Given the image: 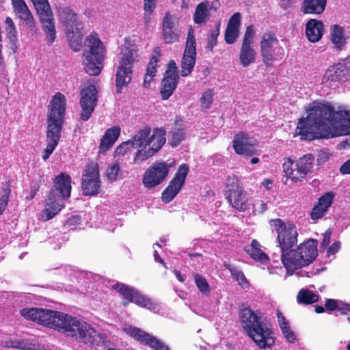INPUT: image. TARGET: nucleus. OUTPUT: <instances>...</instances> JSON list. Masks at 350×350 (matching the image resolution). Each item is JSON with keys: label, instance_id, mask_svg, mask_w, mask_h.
<instances>
[{"label": "nucleus", "instance_id": "obj_1", "mask_svg": "<svg viewBox=\"0 0 350 350\" xmlns=\"http://www.w3.org/2000/svg\"><path fill=\"white\" fill-rule=\"evenodd\" d=\"M307 116L299 119L297 133L303 139L332 138L350 135V111H335L329 104L315 101L306 109Z\"/></svg>", "mask_w": 350, "mask_h": 350}, {"label": "nucleus", "instance_id": "obj_2", "mask_svg": "<svg viewBox=\"0 0 350 350\" xmlns=\"http://www.w3.org/2000/svg\"><path fill=\"white\" fill-rule=\"evenodd\" d=\"M270 226L277 233V241L281 251V261L287 275L310 265L318 256V241L310 239L293 248L297 243L298 232L295 226L281 219H271Z\"/></svg>", "mask_w": 350, "mask_h": 350}, {"label": "nucleus", "instance_id": "obj_3", "mask_svg": "<svg viewBox=\"0 0 350 350\" xmlns=\"http://www.w3.org/2000/svg\"><path fill=\"white\" fill-rule=\"evenodd\" d=\"M20 314L27 320L61 331L85 344L98 345L104 342L103 336L89 324L62 312L40 308H25L20 310Z\"/></svg>", "mask_w": 350, "mask_h": 350}, {"label": "nucleus", "instance_id": "obj_4", "mask_svg": "<svg viewBox=\"0 0 350 350\" xmlns=\"http://www.w3.org/2000/svg\"><path fill=\"white\" fill-rule=\"evenodd\" d=\"M166 133L162 129L144 128L139 131L130 140L122 142L114 151V157H125L136 149L133 162L139 164L158 152L166 142Z\"/></svg>", "mask_w": 350, "mask_h": 350}, {"label": "nucleus", "instance_id": "obj_5", "mask_svg": "<svg viewBox=\"0 0 350 350\" xmlns=\"http://www.w3.org/2000/svg\"><path fill=\"white\" fill-rule=\"evenodd\" d=\"M66 109L64 95L57 92L51 98L47 116V146L44 150L42 159L46 161L57 146L60 139Z\"/></svg>", "mask_w": 350, "mask_h": 350}, {"label": "nucleus", "instance_id": "obj_6", "mask_svg": "<svg viewBox=\"0 0 350 350\" xmlns=\"http://www.w3.org/2000/svg\"><path fill=\"white\" fill-rule=\"evenodd\" d=\"M240 319L242 327L259 348L269 349L274 344L272 330L251 309L243 308Z\"/></svg>", "mask_w": 350, "mask_h": 350}, {"label": "nucleus", "instance_id": "obj_7", "mask_svg": "<svg viewBox=\"0 0 350 350\" xmlns=\"http://www.w3.org/2000/svg\"><path fill=\"white\" fill-rule=\"evenodd\" d=\"M83 61L84 69L88 74L96 76L103 68L104 47L97 35H91L85 40Z\"/></svg>", "mask_w": 350, "mask_h": 350}, {"label": "nucleus", "instance_id": "obj_8", "mask_svg": "<svg viewBox=\"0 0 350 350\" xmlns=\"http://www.w3.org/2000/svg\"><path fill=\"white\" fill-rule=\"evenodd\" d=\"M314 157L306 154L296 161L290 158L284 160L282 169L286 178L293 183L302 181L310 172Z\"/></svg>", "mask_w": 350, "mask_h": 350}, {"label": "nucleus", "instance_id": "obj_9", "mask_svg": "<svg viewBox=\"0 0 350 350\" xmlns=\"http://www.w3.org/2000/svg\"><path fill=\"white\" fill-rule=\"evenodd\" d=\"M175 161H156L145 172L142 183L145 188L151 189L161 184L168 176L170 170L174 167Z\"/></svg>", "mask_w": 350, "mask_h": 350}, {"label": "nucleus", "instance_id": "obj_10", "mask_svg": "<svg viewBox=\"0 0 350 350\" xmlns=\"http://www.w3.org/2000/svg\"><path fill=\"white\" fill-rule=\"evenodd\" d=\"M260 55L262 62L271 65L274 61L281 59L284 57V49L279 46V42L274 33L270 31L262 34L260 40Z\"/></svg>", "mask_w": 350, "mask_h": 350}, {"label": "nucleus", "instance_id": "obj_11", "mask_svg": "<svg viewBox=\"0 0 350 350\" xmlns=\"http://www.w3.org/2000/svg\"><path fill=\"white\" fill-rule=\"evenodd\" d=\"M112 287L124 296L126 299L123 302L124 306H126L129 302H134L137 305L146 308L154 312H158L159 306L157 304L152 303L149 298L140 294L134 288L121 283L116 284Z\"/></svg>", "mask_w": 350, "mask_h": 350}, {"label": "nucleus", "instance_id": "obj_12", "mask_svg": "<svg viewBox=\"0 0 350 350\" xmlns=\"http://www.w3.org/2000/svg\"><path fill=\"white\" fill-rule=\"evenodd\" d=\"M133 61L134 52L128 49H123L116 79L117 91L119 92L121 88L127 85L131 80Z\"/></svg>", "mask_w": 350, "mask_h": 350}, {"label": "nucleus", "instance_id": "obj_13", "mask_svg": "<svg viewBox=\"0 0 350 350\" xmlns=\"http://www.w3.org/2000/svg\"><path fill=\"white\" fill-rule=\"evenodd\" d=\"M255 31L252 25L247 27L241 44L239 60L240 64L245 68L255 63L257 53L254 48V38Z\"/></svg>", "mask_w": 350, "mask_h": 350}, {"label": "nucleus", "instance_id": "obj_14", "mask_svg": "<svg viewBox=\"0 0 350 350\" xmlns=\"http://www.w3.org/2000/svg\"><path fill=\"white\" fill-rule=\"evenodd\" d=\"M97 103V90L94 85L87 83L81 90V119L88 120L94 111Z\"/></svg>", "mask_w": 350, "mask_h": 350}, {"label": "nucleus", "instance_id": "obj_15", "mask_svg": "<svg viewBox=\"0 0 350 350\" xmlns=\"http://www.w3.org/2000/svg\"><path fill=\"white\" fill-rule=\"evenodd\" d=\"M196 57V43L194 37V30L190 27L187 33L186 46L181 62L180 75L188 76L193 69Z\"/></svg>", "mask_w": 350, "mask_h": 350}, {"label": "nucleus", "instance_id": "obj_16", "mask_svg": "<svg viewBox=\"0 0 350 350\" xmlns=\"http://www.w3.org/2000/svg\"><path fill=\"white\" fill-rule=\"evenodd\" d=\"M189 170V166L187 164H182L178 167L174 177L162 193L163 202L165 203L171 202L179 193L185 183Z\"/></svg>", "mask_w": 350, "mask_h": 350}, {"label": "nucleus", "instance_id": "obj_17", "mask_svg": "<svg viewBox=\"0 0 350 350\" xmlns=\"http://www.w3.org/2000/svg\"><path fill=\"white\" fill-rule=\"evenodd\" d=\"M122 329L126 334L133 338L135 340L148 345L154 350H170L168 346L163 342L139 328L126 325Z\"/></svg>", "mask_w": 350, "mask_h": 350}, {"label": "nucleus", "instance_id": "obj_18", "mask_svg": "<svg viewBox=\"0 0 350 350\" xmlns=\"http://www.w3.org/2000/svg\"><path fill=\"white\" fill-rule=\"evenodd\" d=\"M99 171L96 163H90L85 170L82 188L85 195H94L100 188Z\"/></svg>", "mask_w": 350, "mask_h": 350}, {"label": "nucleus", "instance_id": "obj_19", "mask_svg": "<svg viewBox=\"0 0 350 350\" xmlns=\"http://www.w3.org/2000/svg\"><path fill=\"white\" fill-rule=\"evenodd\" d=\"M179 75L175 62L171 61L168 64L165 77L161 83V94L164 100L168 99L176 88Z\"/></svg>", "mask_w": 350, "mask_h": 350}, {"label": "nucleus", "instance_id": "obj_20", "mask_svg": "<svg viewBox=\"0 0 350 350\" xmlns=\"http://www.w3.org/2000/svg\"><path fill=\"white\" fill-rule=\"evenodd\" d=\"M232 146L235 152L238 154L251 156L259 154L256 140L243 133L235 135Z\"/></svg>", "mask_w": 350, "mask_h": 350}, {"label": "nucleus", "instance_id": "obj_21", "mask_svg": "<svg viewBox=\"0 0 350 350\" xmlns=\"http://www.w3.org/2000/svg\"><path fill=\"white\" fill-rule=\"evenodd\" d=\"M37 13L42 25V29L46 33V39L49 44H52L56 38V30L51 6L42 9V10L37 12Z\"/></svg>", "mask_w": 350, "mask_h": 350}, {"label": "nucleus", "instance_id": "obj_22", "mask_svg": "<svg viewBox=\"0 0 350 350\" xmlns=\"http://www.w3.org/2000/svg\"><path fill=\"white\" fill-rule=\"evenodd\" d=\"M12 5L15 16L25 25L33 30L35 28L36 22L33 16L24 0H12Z\"/></svg>", "mask_w": 350, "mask_h": 350}, {"label": "nucleus", "instance_id": "obj_23", "mask_svg": "<svg viewBox=\"0 0 350 350\" xmlns=\"http://www.w3.org/2000/svg\"><path fill=\"white\" fill-rule=\"evenodd\" d=\"M228 200L231 206L240 212L245 211L251 205L250 196L241 187L230 190Z\"/></svg>", "mask_w": 350, "mask_h": 350}, {"label": "nucleus", "instance_id": "obj_24", "mask_svg": "<svg viewBox=\"0 0 350 350\" xmlns=\"http://www.w3.org/2000/svg\"><path fill=\"white\" fill-rule=\"evenodd\" d=\"M59 19L64 26L65 32H72L74 30L82 29V24L78 19L77 14L68 8H62L59 11Z\"/></svg>", "mask_w": 350, "mask_h": 350}, {"label": "nucleus", "instance_id": "obj_25", "mask_svg": "<svg viewBox=\"0 0 350 350\" xmlns=\"http://www.w3.org/2000/svg\"><path fill=\"white\" fill-rule=\"evenodd\" d=\"M64 206L60 198L56 197L54 191L49 196L44 208L40 215V219L48 221L54 217Z\"/></svg>", "mask_w": 350, "mask_h": 350}, {"label": "nucleus", "instance_id": "obj_26", "mask_svg": "<svg viewBox=\"0 0 350 350\" xmlns=\"http://www.w3.org/2000/svg\"><path fill=\"white\" fill-rule=\"evenodd\" d=\"M345 75V66L342 64H336L329 67L325 72L322 81L329 87L336 85Z\"/></svg>", "mask_w": 350, "mask_h": 350}, {"label": "nucleus", "instance_id": "obj_27", "mask_svg": "<svg viewBox=\"0 0 350 350\" xmlns=\"http://www.w3.org/2000/svg\"><path fill=\"white\" fill-rule=\"evenodd\" d=\"M329 36L334 48L338 50L343 49L349 39V36L344 27L338 24L332 25L330 27Z\"/></svg>", "mask_w": 350, "mask_h": 350}, {"label": "nucleus", "instance_id": "obj_28", "mask_svg": "<svg viewBox=\"0 0 350 350\" xmlns=\"http://www.w3.org/2000/svg\"><path fill=\"white\" fill-rule=\"evenodd\" d=\"M334 194L332 192H327L322 196L318 201V204L315 205L311 212L310 216L312 220L321 218L327 211L331 206Z\"/></svg>", "mask_w": 350, "mask_h": 350}, {"label": "nucleus", "instance_id": "obj_29", "mask_svg": "<svg viewBox=\"0 0 350 350\" xmlns=\"http://www.w3.org/2000/svg\"><path fill=\"white\" fill-rule=\"evenodd\" d=\"M241 25V14L234 13L230 18L225 32V41L233 44L237 39Z\"/></svg>", "mask_w": 350, "mask_h": 350}, {"label": "nucleus", "instance_id": "obj_30", "mask_svg": "<svg viewBox=\"0 0 350 350\" xmlns=\"http://www.w3.org/2000/svg\"><path fill=\"white\" fill-rule=\"evenodd\" d=\"M70 182L71 178L70 176L64 173H62L55 178L54 187L55 190L59 193V196L57 195V198L64 200L70 197L71 191Z\"/></svg>", "mask_w": 350, "mask_h": 350}, {"label": "nucleus", "instance_id": "obj_31", "mask_svg": "<svg viewBox=\"0 0 350 350\" xmlns=\"http://www.w3.org/2000/svg\"><path fill=\"white\" fill-rule=\"evenodd\" d=\"M324 25L323 22L316 19L309 20L306 26V34L312 42H318L323 36Z\"/></svg>", "mask_w": 350, "mask_h": 350}, {"label": "nucleus", "instance_id": "obj_32", "mask_svg": "<svg viewBox=\"0 0 350 350\" xmlns=\"http://www.w3.org/2000/svg\"><path fill=\"white\" fill-rule=\"evenodd\" d=\"M120 134V128L113 126L106 131L101 139L99 153L107 151L116 142Z\"/></svg>", "mask_w": 350, "mask_h": 350}, {"label": "nucleus", "instance_id": "obj_33", "mask_svg": "<svg viewBox=\"0 0 350 350\" xmlns=\"http://www.w3.org/2000/svg\"><path fill=\"white\" fill-rule=\"evenodd\" d=\"M261 247L262 246L259 242L254 239L252 241L250 245L245 247V251L254 260L261 263H266L269 261V257Z\"/></svg>", "mask_w": 350, "mask_h": 350}, {"label": "nucleus", "instance_id": "obj_34", "mask_svg": "<svg viewBox=\"0 0 350 350\" xmlns=\"http://www.w3.org/2000/svg\"><path fill=\"white\" fill-rule=\"evenodd\" d=\"M327 0H304L302 11L306 14H321L325 8Z\"/></svg>", "mask_w": 350, "mask_h": 350}, {"label": "nucleus", "instance_id": "obj_35", "mask_svg": "<svg viewBox=\"0 0 350 350\" xmlns=\"http://www.w3.org/2000/svg\"><path fill=\"white\" fill-rule=\"evenodd\" d=\"M277 317L279 326L286 340L289 342H294L296 340V335L291 329V327L289 325V322L279 310L277 311Z\"/></svg>", "mask_w": 350, "mask_h": 350}, {"label": "nucleus", "instance_id": "obj_36", "mask_svg": "<svg viewBox=\"0 0 350 350\" xmlns=\"http://www.w3.org/2000/svg\"><path fill=\"white\" fill-rule=\"evenodd\" d=\"M159 61V57L158 56H154L152 57L148 65L146 73L144 80V86L146 88L150 87L151 81L155 77L157 72V64Z\"/></svg>", "mask_w": 350, "mask_h": 350}, {"label": "nucleus", "instance_id": "obj_37", "mask_svg": "<svg viewBox=\"0 0 350 350\" xmlns=\"http://www.w3.org/2000/svg\"><path fill=\"white\" fill-rule=\"evenodd\" d=\"M81 29L74 30L72 32H66L68 39L69 40V44L75 51H79L83 35L81 32Z\"/></svg>", "mask_w": 350, "mask_h": 350}, {"label": "nucleus", "instance_id": "obj_38", "mask_svg": "<svg viewBox=\"0 0 350 350\" xmlns=\"http://www.w3.org/2000/svg\"><path fill=\"white\" fill-rule=\"evenodd\" d=\"M208 16V3L206 2H202L200 3L196 9L194 14V21L197 24H202L206 22V18Z\"/></svg>", "mask_w": 350, "mask_h": 350}, {"label": "nucleus", "instance_id": "obj_39", "mask_svg": "<svg viewBox=\"0 0 350 350\" xmlns=\"http://www.w3.org/2000/svg\"><path fill=\"white\" fill-rule=\"evenodd\" d=\"M318 298L317 295L307 289H301L297 296L298 302L305 304L314 303L318 300Z\"/></svg>", "mask_w": 350, "mask_h": 350}, {"label": "nucleus", "instance_id": "obj_40", "mask_svg": "<svg viewBox=\"0 0 350 350\" xmlns=\"http://www.w3.org/2000/svg\"><path fill=\"white\" fill-rule=\"evenodd\" d=\"M194 282L199 290V291L205 295H208L211 293V286L208 284L206 279L200 274L194 275Z\"/></svg>", "mask_w": 350, "mask_h": 350}, {"label": "nucleus", "instance_id": "obj_41", "mask_svg": "<svg viewBox=\"0 0 350 350\" xmlns=\"http://www.w3.org/2000/svg\"><path fill=\"white\" fill-rule=\"evenodd\" d=\"M225 267L230 271L232 276L237 281L240 286L243 288H247L249 286L245 276L241 271L230 265H225Z\"/></svg>", "mask_w": 350, "mask_h": 350}, {"label": "nucleus", "instance_id": "obj_42", "mask_svg": "<svg viewBox=\"0 0 350 350\" xmlns=\"http://www.w3.org/2000/svg\"><path fill=\"white\" fill-rule=\"evenodd\" d=\"M120 172V166L119 159L116 160L114 163L110 164L107 168V176L110 182H114L118 180Z\"/></svg>", "mask_w": 350, "mask_h": 350}, {"label": "nucleus", "instance_id": "obj_43", "mask_svg": "<svg viewBox=\"0 0 350 350\" xmlns=\"http://www.w3.org/2000/svg\"><path fill=\"white\" fill-rule=\"evenodd\" d=\"M11 190L8 186L2 188L0 192V215H1L8 206Z\"/></svg>", "mask_w": 350, "mask_h": 350}, {"label": "nucleus", "instance_id": "obj_44", "mask_svg": "<svg viewBox=\"0 0 350 350\" xmlns=\"http://www.w3.org/2000/svg\"><path fill=\"white\" fill-rule=\"evenodd\" d=\"M185 139V133L180 129L174 130L172 132L171 137L169 139V144L172 147L178 146Z\"/></svg>", "mask_w": 350, "mask_h": 350}, {"label": "nucleus", "instance_id": "obj_45", "mask_svg": "<svg viewBox=\"0 0 350 350\" xmlns=\"http://www.w3.org/2000/svg\"><path fill=\"white\" fill-rule=\"evenodd\" d=\"M219 35V25H217L210 31L207 38V47L212 49L217 44V37Z\"/></svg>", "mask_w": 350, "mask_h": 350}, {"label": "nucleus", "instance_id": "obj_46", "mask_svg": "<svg viewBox=\"0 0 350 350\" xmlns=\"http://www.w3.org/2000/svg\"><path fill=\"white\" fill-rule=\"evenodd\" d=\"M213 91L211 89L206 90L202 94L200 101L202 108L208 109L210 108L213 98Z\"/></svg>", "mask_w": 350, "mask_h": 350}, {"label": "nucleus", "instance_id": "obj_47", "mask_svg": "<svg viewBox=\"0 0 350 350\" xmlns=\"http://www.w3.org/2000/svg\"><path fill=\"white\" fill-rule=\"evenodd\" d=\"M178 22V18L173 15L167 14L163 20V31L172 29Z\"/></svg>", "mask_w": 350, "mask_h": 350}, {"label": "nucleus", "instance_id": "obj_48", "mask_svg": "<svg viewBox=\"0 0 350 350\" xmlns=\"http://www.w3.org/2000/svg\"><path fill=\"white\" fill-rule=\"evenodd\" d=\"M252 206V212L254 214L263 213L268 208V203L262 200H255L254 202H251Z\"/></svg>", "mask_w": 350, "mask_h": 350}, {"label": "nucleus", "instance_id": "obj_49", "mask_svg": "<svg viewBox=\"0 0 350 350\" xmlns=\"http://www.w3.org/2000/svg\"><path fill=\"white\" fill-rule=\"evenodd\" d=\"M5 30L10 38H15L16 36V29L15 24L11 17L7 16L5 20Z\"/></svg>", "mask_w": 350, "mask_h": 350}, {"label": "nucleus", "instance_id": "obj_50", "mask_svg": "<svg viewBox=\"0 0 350 350\" xmlns=\"http://www.w3.org/2000/svg\"><path fill=\"white\" fill-rule=\"evenodd\" d=\"M163 38L166 42L172 43L178 40L176 33L173 32L172 29L168 31H163Z\"/></svg>", "mask_w": 350, "mask_h": 350}, {"label": "nucleus", "instance_id": "obj_51", "mask_svg": "<svg viewBox=\"0 0 350 350\" xmlns=\"http://www.w3.org/2000/svg\"><path fill=\"white\" fill-rule=\"evenodd\" d=\"M37 12L42 10V9L49 7L50 5L47 0H31Z\"/></svg>", "mask_w": 350, "mask_h": 350}, {"label": "nucleus", "instance_id": "obj_52", "mask_svg": "<svg viewBox=\"0 0 350 350\" xmlns=\"http://www.w3.org/2000/svg\"><path fill=\"white\" fill-rule=\"evenodd\" d=\"M338 304H342V301L336 300V299H329L326 301L325 308L327 310H334L337 309Z\"/></svg>", "mask_w": 350, "mask_h": 350}, {"label": "nucleus", "instance_id": "obj_53", "mask_svg": "<svg viewBox=\"0 0 350 350\" xmlns=\"http://www.w3.org/2000/svg\"><path fill=\"white\" fill-rule=\"evenodd\" d=\"M341 243L340 241H335L327 250V256L334 255L340 250Z\"/></svg>", "mask_w": 350, "mask_h": 350}, {"label": "nucleus", "instance_id": "obj_54", "mask_svg": "<svg viewBox=\"0 0 350 350\" xmlns=\"http://www.w3.org/2000/svg\"><path fill=\"white\" fill-rule=\"evenodd\" d=\"M156 5V0H144V10L146 14L151 13Z\"/></svg>", "mask_w": 350, "mask_h": 350}, {"label": "nucleus", "instance_id": "obj_55", "mask_svg": "<svg viewBox=\"0 0 350 350\" xmlns=\"http://www.w3.org/2000/svg\"><path fill=\"white\" fill-rule=\"evenodd\" d=\"M332 232L330 230H327L323 235V240L321 241V247H326L329 242H330V238H331Z\"/></svg>", "mask_w": 350, "mask_h": 350}, {"label": "nucleus", "instance_id": "obj_56", "mask_svg": "<svg viewBox=\"0 0 350 350\" xmlns=\"http://www.w3.org/2000/svg\"><path fill=\"white\" fill-rule=\"evenodd\" d=\"M1 345L6 348L15 349L16 339H9L1 342Z\"/></svg>", "mask_w": 350, "mask_h": 350}, {"label": "nucleus", "instance_id": "obj_57", "mask_svg": "<svg viewBox=\"0 0 350 350\" xmlns=\"http://www.w3.org/2000/svg\"><path fill=\"white\" fill-rule=\"evenodd\" d=\"M337 309L340 311L342 314H345L350 312V305L342 302V304H338Z\"/></svg>", "mask_w": 350, "mask_h": 350}, {"label": "nucleus", "instance_id": "obj_58", "mask_svg": "<svg viewBox=\"0 0 350 350\" xmlns=\"http://www.w3.org/2000/svg\"><path fill=\"white\" fill-rule=\"evenodd\" d=\"M340 170L342 174H350V159L340 167Z\"/></svg>", "mask_w": 350, "mask_h": 350}, {"label": "nucleus", "instance_id": "obj_59", "mask_svg": "<svg viewBox=\"0 0 350 350\" xmlns=\"http://www.w3.org/2000/svg\"><path fill=\"white\" fill-rule=\"evenodd\" d=\"M68 223L70 225L80 224V217L78 216H73L68 220Z\"/></svg>", "mask_w": 350, "mask_h": 350}, {"label": "nucleus", "instance_id": "obj_60", "mask_svg": "<svg viewBox=\"0 0 350 350\" xmlns=\"http://www.w3.org/2000/svg\"><path fill=\"white\" fill-rule=\"evenodd\" d=\"M272 181L269 179H265L262 182V185L267 190H269L272 185Z\"/></svg>", "mask_w": 350, "mask_h": 350}, {"label": "nucleus", "instance_id": "obj_61", "mask_svg": "<svg viewBox=\"0 0 350 350\" xmlns=\"http://www.w3.org/2000/svg\"><path fill=\"white\" fill-rule=\"evenodd\" d=\"M174 273L176 276V278L178 279V281L183 282L185 281V276L184 275H182L180 271H174Z\"/></svg>", "mask_w": 350, "mask_h": 350}, {"label": "nucleus", "instance_id": "obj_62", "mask_svg": "<svg viewBox=\"0 0 350 350\" xmlns=\"http://www.w3.org/2000/svg\"><path fill=\"white\" fill-rule=\"evenodd\" d=\"M154 258L155 261L163 263V264L164 263L163 260L159 256L158 252L156 250H154Z\"/></svg>", "mask_w": 350, "mask_h": 350}, {"label": "nucleus", "instance_id": "obj_63", "mask_svg": "<svg viewBox=\"0 0 350 350\" xmlns=\"http://www.w3.org/2000/svg\"><path fill=\"white\" fill-rule=\"evenodd\" d=\"M281 1H282V5L285 9H286L288 7L290 6L291 0H281Z\"/></svg>", "mask_w": 350, "mask_h": 350}, {"label": "nucleus", "instance_id": "obj_64", "mask_svg": "<svg viewBox=\"0 0 350 350\" xmlns=\"http://www.w3.org/2000/svg\"><path fill=\"white\" fill-rule=\"evenodd\" d=\"M315 311L317 313H322L324 312V308L322 306H317L315 308Z\"/></svg>", "mask_w": 350, "mask_h": 350}]
</instances>
